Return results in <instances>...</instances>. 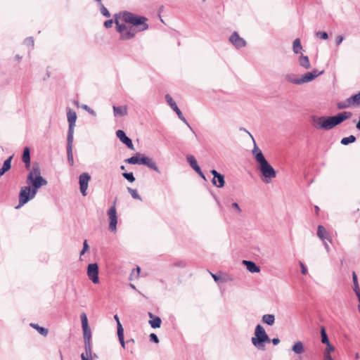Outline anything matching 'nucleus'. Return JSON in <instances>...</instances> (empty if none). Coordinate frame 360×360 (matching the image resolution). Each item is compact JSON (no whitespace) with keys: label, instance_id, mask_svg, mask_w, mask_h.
Returning a JSON list of instances; mask_svg holds the SVG:
<instances>
[{"label":"nucleus","instance_id":"f257e3e1","mask_svg":"<svg viewBox=\"0 0 360 360\" xmlns=\"http://www.w3.org/2000/svg\"><path fill=\"white\" fill-rule=\"evenodd\" d=\"M27 186H22L19 193V204L15 207L16 209L33 199L38 190L44 186L47 185L48 181L41 175V169L39 164L34 162L26 179Z\"/></svg>","mask_w":360,"mask_h":360},{"label":"nucleus","instance_id":"f03ea898","mask_svg":"<svg viewBox=\"0 0 360 360\" xmlns=\"http://www.w3.org/2000/svg\"><path fill=\"white\" fill-rule=\"evenodd\" d=\"M352 115V113L347 111H344L334 116L329 117H318L313 115L311 117V124L316 129L330 130L346 120L350 118Z\"/></svg>","mask_w":360,"mask_h":360},{"label":"nucleus","instance_id":"7ed1b4c3","mask_svg":"<svg viewBox=\"0 0 360 360\" xmlns=\"http://www.w3.org/2000/svg\"><path fill=\"white\" fill-rule=\"evenodd\" d=\"M122 16V20L125 23L131 24L130 27H134V37L136 32L145 31L148 29L149 25L147 23L148 18L145 16L138 15L129 11H123L120 13Z\"/></svg>","mask_w":360,"mask_h":360},{"label":"nucleus","instance_id":"20e7f679","mask_svg":"<svg viewBox=\"0 0 360 360\" xmlns=\"http://www.w3.org/2000/svg\"><path fill=\"white\" fill-rule=\"evenodd\" d=\"M140 155H141L137 153L135 155H133L132 157L126 159L124 162L131 165H143L150 168V169H153L159 174L160 173L158 167L157 166L155 162L152 158L145 155L139 157Z\"/></svg>","mask_w":360,"mask_h":360},{"label":"nucleus","instance_id":"39448f33","mask_svg":"<svg viewBox=\"0 0 360 360\" xmlns=\"http://www.w3.org/2000/svg\"><path fill=\"white\" fill-rule=\"evenodd\" d=\"M120 14H115V23L116 25V30L120 34V39L121 41L130 40L134 38V27L127 26L125 23H120L119 21Z\"/></svg>","mask_w":360,"mask_h":360},{"label":"nucleus","instance_id":"423d86ee","mask_svg":"<svg viewBox=\"0 0 360 360\" xmlns=\"http://www.w3.org/2000/svg\"><path fill=\"white\" fill-rule=\"evenodd\" d=\"M258 169L259 170L262 176L263 177V181L266 184L270 183L271 179L276 176V170L269 163L268 161H266L262 164L259 165L258 167Z\"/></svg>","mask_w":360,"mask_h":360},{"label":"nucleus","instance_id":"0eeeda50","mask_svg":"<svg viewBox=\"0 0 360 360\" xmlns=\"http://www.w3.org/2000/svg\"><path fill=\"white\" fill-rule=\"evenodd\" d=\"M68 121L69 124L67 139H73L74 127L77 120L76 112L70 108L67 111Z\"/></svg>","mask_w":360,"mask_h":360},{"label":"nucleus","instance_id":"6e6552de","mask_svg":"<svg viewBox=\"0 0 360 360\" xmlns=\"http://www.w3.org/2000/svg\"><path fill=\"white\" fill-rule=\"evenodd\" d=\"M98 265L97 263L89 264L87 266V275L89 278L94 283H99Z\"/></svg>","mask_w":360,"mask_h":360},{"label":"nucleus","instance_id":"1a4fd4ad","mask_svg":"<svg viewBox=\"0 0 360 360\" xmlns=\"http://www.w3.org/2000/svg\"><path fill=\"white\" fill-rule=\"evenodd\" d=\"M90 180L91 176L87 172H83L79 176V190L83 196L87 195L86 190Z\"/></svg>","mask_w":360,"mask_h":360},{"label":"nucleus","instance_id":"9d476101","mask_svg":"<svg viewBox=\"0 0 360 360\" xmlns=\"http://www.w3.org/2000/svg\"><path fill=\"white\" fill-rule=\"evenodd\" d=\"M108 216L110 219L109 230L115 231L117 229V216L115 205L108 210Z\"/></svg>","mask_w":360,"mask_h":360},{"label":"nucleus","instance_id":"9b49d317","mask_svg":"<svg viewBox=\"0 0 360 360\" xmlns=\"http://www.w3.org/2000/svg\"><path fill=\"white\" fill-rule=\"evenodd\" d=\"M210 173L214 176L212 179V184L217 188H223L225 185L224 175L215 169H212Z\"/></svg>","mask_w":360,"mask_h":360},{"label":"nucleus","instance_id":"f8f14e48","mask_svg":"<svg viewBox=\"0 0 360 360\" xmlns=\"http://www.w3.org/2000/svg\"><path fill=\"white\" fill-rule=\"evenodd\" d=\"M229 41L236 49H240L246 46V41L239 36L237 32H233L229 38Z\"/></svg>","mask_w":360,"mask_h":360},{"label":"nucleus","instance_id":"ddd939ff","mask_svg":"<svg viewBox=\"0 0 360 360\" xmlns=\"http://www.w3.org/2000/svg\"><path fill=\"white\" fill-rule=\"evenodd\" d=\"M116 135L120 141L126 145L129 149L134 150V145L132 141L130 138H129L125 132L122 129H118L116 131Z\"/></svg>","mask_w":360,"mask_h":360},{"label":"nucleus","instance_id":"4468645a","mask_svg":"<svg viewBox=\"0 0 360 360\" xmlns=\"http://www.w3.org/2000/svg\"><path fill=\"white\" fill-rule=\"evenodd\" d=\"M323 70L319 72L317 70H314L311 72H307L300 77L301 84L309 82L314 80L318 76L323 73Z\"/></svg>","mask_w":360,"mask_h":360},{"label":"nucleus","instance_id":"2eb2a0df","mask_svg":"<svg viewBox=\"0 0 360 360\" xmlns=\"http://www.w3.org/2000/svg\"><path fill=\"white\" fill-rule=\"evenodd\" d=\"M82 327L83 329V338H91V329L88 324V319L86 314L83 312L80 315Z\"/></svg>","mask_w":360,"mask_h":360},{"label":"nucleus","instance_id":"dca6fc26","mask_svg":"<svg viewBox=\"0 0 360 360\" xmlns=\"http://www.w3.org/2000/svg\"><path fill=\"white\" fill-rule=\"evenodd\" d=\"M317 236L323 241L328 240L331 243L332 239L330 233L326 231L325 227L322 225H319L317 228Z\"/></svg>","mask_w":360,"mask_h":360},{"label":"nucleus","instance_id":"f3484780","mask_svg":"<svg viewBox=\"0 0 360 360\" xmlns=\"http://www.w3.org/2000/svg\"><path fill=\"white\" fill-rule=\"evenodd\" d=\"M252 155L255 159V161L259 164V165L267 161L264 156L262 151L257 147L255 143L252 150Z\"/></svg>","mask_w":360,"mask_h":360},{"label":"nucleus","instance_id":"a211bd4d","mask_svg":"<svg viewBox=\"0 0 360 360\" xmlns=\"http://www.w3.org/2000/svg\"><path fill=\"white\" fill-rule=\"evenodd\" d=\"M72 143H73V139H67V158L68 163L70 166L74 165V159H73V154H72Z\"/></svg>","mask_w":360,"mask_h":360},{"label":"nucleus","instance_id":"6ab92c4d","mask_svg":"<svg viewBox=\"0 0 360 360\" xmlns=\"http://www.w3.org/2000/svg\"><path fill=\"white\" fill-rule=\"evenodd\" d=\"M165 100L171 108L176 113L178 116H181V111L178 108L176 102L173 100L169 94L165 95Z\"/></svg>","mask_w":360,"mask_h":360},{"label":"nucleus","instance_id":"aec40b11","mask_svg":"<svg viewBox=\"0 0 360 360\" xmlns=\"http://www.w3.org/2000/svg\"><path fill=\"white\" fill-rule=\"evenodd\" d=\"M150 317L149 323L153 328H160L161 326V319L159 316L154 315L152 312H148Z\"/></svg>","mask_w":360,"mask_h":360},{"label":"nucleus","instance_id":"412c9836","mask_svg":"<svg viewBox=\"0 0 360 360\" xmlns=\"http://www.w3.org/2000/svg\"><path fill=\"white\" fill-rule=\"evenodd\" d=\"M243 263L245 265L246 269L251 273H258L260 271L259 266L257 265L252 261L243 260Z\"/></svg>","mask_w":360,"mask_h":360},{"label":"nucleus","instance_id":"4be33fe9","mask_svg":"<svg viewBox=\"0 0 360 360\" xmlns=\"http://www.w3.org/2000/svg\"><path fill=\"white\" fill-rule=\"evenodd\" d=\"M22 160L25 165V168L29 169L30 168V149L25 147L23 150Z\"/></svg>","mask_w":360,"mask_h":360},{"label":"nucleus","instance_id":"5701e85b","mask_svg":"<svg viewBox=\"0 0 360 360\" xmlns=\"http://www.w3.org/2000/svg\"><path fill=\"white\" fill-rule=\"evenodd\" d=\"M252 342L257 349L264 350L266 343H270L271 339H252Z\"/></svg>","mask_w":360,"mask_h":360},{"label":"nucleus","instance_id":"b1692460","mask_svg":"<svg viewBox=\"0 0 360 360\" xmlns=\"http://www.w3.org/2000/svg\"><path fill=\"white\" fill-rule=\"evenodd\" d=\"M323 344L326 345V348L324 351V358L331 357L330 352L335 350V347L330 344L329 339H321Z\"/></svg>","mask_w":360,"mask_h":360},{"label":"nucleus","instance_id":"393cba45","mask_svg":"<svg viewBox=\"0 0 360 360\" xmlns=\"http://www.w3.org/2000/svg\"><path fill=\"white\" fill-rule=\"evenodd\" d=\"M115 116H125L127 115V107L126 105L113 106Z\"/></svg>","mask_w":360,"mask_h":360},{"label":"nucleus","instance_id":"a878e982","mask_svg":"<svg viewBox=\"0 0 360 360\" xmlns=\"http://www.w3.org/2000/svg\"><path fill=\"white\" fill-rule=\"evenodd\" d=\"M255 338H269L264 327L259 324L255 328Z\"/></svg>","mask_w":360,"mask_h":360},{"label":"nucleus","instance_id":"bb28decb","mask_svg":"<svg viewBox=\"0 0 360 360\" xmlns=\"http://www.w3.org/2000/svg\"><path fill=\"white\" fill-rule=\"evenodd\" d=\"M300 65L303 67L304 69H309L311 65L307 56L301 55L299 58Z\"/></svg>","mask_w":360,"mask_h":360},{"label":"nucleus","instance_id":"cd10ccee","mask_svg":"<svg viewBox=\"0 0 360 360\" xmlns=\"http://www.w3.org/2000/svg\"><path fill=\"white\" fill-rule=\"evenodd\" d=\"M30 326L33 328H35L42 336L46 337L48 335L49 330L47 328L39 326L38 324L33 323H31Z\"/></svg>","mask_w":360,"mask_h":360},{"label":"nucleus","instance_id":"c85d7f7f","mask_svg":"<svg viewBox=\"0 0 360 360\" xmlns=\"http://www.w3.org/2000/svg\"><path fill=\"white\" fill-rule=\"evenodd\" d=\"M292 351L298 354H302L304 352V345L302 342H297L292 348Z\"/></svg>","mask_w":360,"mask_h":360},{"label":"nucleus","instance_id":"c756f323","mask_svg":"<svg viewBox=\"0 0 360 360\" xmlns=\"http://www.w3.org/2000/svg\"><path fill=\"white\" fill-rule=\"evenodd\" d=\"M275 316L273 314H265L262 317V321L269 326H272L274 323Z\"/></svg>","mask_w":360,"mask_h":360},{"label":"nucleus","instance_id":"7c9ffc66","mask_svg":"<svg viewBox=\"0 0 360 360\" xmlns=\"http://www.w3.org/2000/svg\"><path fill=\"white\" fill-rule=\"evenodd\" d=\"M356 140V138L354 135H350L347 137H344L341 139L340 143L344 146H347L349 143H354Z\"/></svg>","mask_w":360,"mask_h":360},{"label":"nucleus","instance_id":"2f4dec72","mask_svg":"<svg viewBox=\"0 0 360 360\" xmlns=\"http://www.w3.org/2000/svg\"><path fill=\"white\" fill-rule=\"evenodd\" d=\"M285 79L292 84H301L300 78H297L295 75L292 74L286 75Z\"/></svg>","mask_w":360,"mask_h":360},{"label":"nucleus","instance_id":"473e14b6","mask_svg":"<svg viewBox=\"0 0 360 360\" xmlns=\"http://www.w3.org/2000/svg\"><path fill=\"white\" fill-rule=\"evenodd\" d=\"M302 49V46L301 45L300 39L299 38L295 39L294 40L293 44H292L293 51L295 53H299L301 51Z\"/></svg>","mask_w":360,"mask_h":360},{"label":"nucleus","instance_id":"72a5a7b5","mask_svg":"<svg viewBox=\"0 0 360 360\" xmlns=\"http://www.w3.org/2000/svg\"><path fill=\"white\" fill-rule=\"evenodd\" d=\"M353 105L349 98H347L344 102H339L337 103V108L339 110L345 109Z\"/></svg>","mask_w":360,"mask_h":360},{"label":"nucleus","instance_id":"f704fd0d","mask_svg":"<svg viewBox=\"0 0 360 360\" xmlns=\"http://www.w3.org/2000/svg\"><path fill=\"white\" fill-rule=\"evenodd\" d=\"M186 160L189 163L190 166L191 167V168L193 169H195V168L199 167L194 156L191 155H187Z\"/></svg>","mask_w":360,"mask_h":360},{"label":"nucleus","instance_id":"c9c22d12","mask_svg":"<svg viewBox=\"0 0 360 360\" xmlns=\"http://www.w3.org/2000/svg\"><path fill=\"white\" fill-rule=\"evenodd\" d=\"M91 339H84V347H85V353L84 354H88V356H91Z\"/></svg>","mask_w":360,"mask_h":360},{"label":"nucleus","instance_id":"e433bc0d","mask_svg":"<svg viewBox=\"0 0 360 360\" xmlns=\"http://www.w3.org/2000/svg\"><path fill=\"white\" fill-rule=\"evenodd\" d=\"M349 98L353 105H359L360 104V91L359 93L352 95Z\"/></svg>","mask_w":360,"mask_h":360},{"label":"nucleus","instance_id":"4c0bfd02","mask_svg":"<svg viewBox=\"0 0 360 360\" xmlns=\"http://www.w3.org/2000/svg\"><path fill=\"white\" fill-rule=\"evenodd\" d=\"M127 191L128 192L131 194V197L134 198V199H136V200H141L142 198L139 195V194L137 192V190L136 189H134V188H131L130 187H128L127 188Z\"/></svg>","mask_w":360,"mask_h":360},{"label":"nucleus","instance_id":"58836bf2","mask_svg":"<svg viewBox=\"0 0 360 360\" xmlns=\"http://www.w3.org/2000/svg\"><path fill=\"white\" fill-rule=\"evenodd\" d=\"M122 176L130 183H132L136 180L133 172H124L122 173Z\"/></svg>","mask_w":360,"mask_h":360},{"label":"nucleus","instance_id":"ea45409f","mask_svg":"<svg viewBox=\"0 0 360 360\" xmlns=\"http://www.w3.org/2000/svg\"><path fill=\"white\" fill-rule=\"evenodd\" d=\"M13 158V155L8 158L3 164L2 167L4 168L7 172L11 169V160Z\"/></svg>","mask_w":360,"mask_h":360},{"label":"nucleus","instance_id":"a19ab883","mask_svg":"<svg viewBox=\"0 0 360 360\" xmlns=\"http://www.w3.org/2000/svg\"><path fill=\"white\" fill-rule=\"evenodd\" d=\"M100 10L103 15H104L106 18L110 17V13L109 11L103 6L102 3L100 4Z\"/></svg>","mask_w":360,"mask_h":360},{"label":"nucleus","instance_id":"79ce46f5","mask_svg":"<svg viewBox=\"0 0 360 360\" xmlns=\"http://www.w3.org/2000/svg\"><path fill=\"white\" fill-rule=\"evenodd\" d=\"M209 272L211 274L212 277L213 278V279L214 280L215 282H219V283H225V282H226V279H225L224 278H221V276H218L217 274H212L210 271H209Z\"/></svg>","mask_w":360,"mask_h":360},{"label":"nucleus","instance_id":"37998d69","mask_svg":"<svg viewBox=\"0 0 360 360\" xmlns=\"http://www.w3.org/2000/svg\"><path fill=\"white\" fill-rule=\"evenodd\" d=\"M117 338H124V329L122 328V324L120 321H118L117 324Z\"/></svg>","mask_w":360,"mask_h":360},{"label":"nucleus","instance_id":"c03bdc74","mask_svg":"<svg viewBox=\"0 0 360 360\" xmlns=\"http://www.w3.org/2000/svg\"><path fill=\"white\" fill-rule=\"evenodd\" d=\"M316 36L324 40L328 39V34L326 32L319 31L316 32Z\"/></svg>","mask_w":360,"mask_h":360},{"label":"nucleus","instance_id":"a18cd8bd","mask_svg":"<svg viewBox=\"0 0 360 360\" xmlns=\"http://www.w3.org/2000/svg\"><path fill=\"white\" fill-rule=\"evenodd\" d=\"M124 340L125 339H119L120 342L123 348H125L126 343L128 345L130 344L131 345L134 343V339H127V340L126 342L124 341Z\"/></svg>","mask_w":360,"mask_h":360},{"label":"nucleus","instance_id":"49530a36","mask_svg":"<svg viewBox=\"0 0 360 360\" xmlns=\"http://www.w3.org/2000/svg\"><path fill=\"white\" fill-rule=\"evenodd\" d=\"M82 108L86 110L89 114L95 116L96 115V112L94 110H92L91 108H89L87 105H82Z\"/></svg>","mask_w":360,"mask_h":360},{"label":"nucleus","instance_id":"de8ad7c7","mask_svg":"<svg viewBox=\"0 0 360 360\" xmlns=\"http://www.w3.org/2000/svg\"><path fill=\"white\" fill-rule=\"evenodd\" d=\"M89 247L87 243V240H85L83 243V249L82 250V251L80 252V255H83L89 250Z\"/></svg>","mask_w":360,"mask_h":360},{"label":"nucleus","instance_id":"09e8293b","mask_svg":"<svg viewBox=\"0 0 360 360\" xmlns=\"http://www.w3.org/2000/svg\"><path fill=\"white\" fill-rule=\"evenodd\" d=\"M113 22H115V19H110L104 22V27L105 28H110L112 26Z\"/></svg>","mask_w":360,"mask_h":360},{"label":"nucleus","instance_id":"8fccbe9b","mask_svg":"<svg viewBox=\"0 0 360 360\" xmlns=\"http://www.w3.org/2000/svg\"><path fill=\"white\" fill-rule=\"evenodd\" d=\"M194 170H195V172L198 174H199V175H200V176L201 178H202L204 180H205V181H206V178H205V176L204 174L202 173V170H201V169H200V167H197V168H195Z\"/></svg>","mask_w":360,"mask_h":360},{"label":"nucleus","instance_id":"3c124183","mask_svg":"<svg viewBox=\"0 0 360 360\" xmlns=\"http://www.w3.org/2000/svg\"><path fill=\"white\" fill-rule=\"evenodd\" d=\"M174 265L176 267L184 268L186 266V263L184 261H179L175 262Z\"/></svg>","mask_w":360,"mask_h":360},{"label":"nucleus","instance_id":"603ef678","mask_svg":"<svg viewBox=\"0 0 360 360\" xmlns=\"http://www.w3.org/2000/svg\"><path fill=\"white\" fill-rule=\"evenodd\" d=\"M25 43L29 46H34V39L32 37H27L25 40Z\"/></svg>","mask_w":360,"mask_h":360},{"label":"nucleus","instance_id":"864d4df0","mask_svg":"<svg viewBox=\"0 0 360 360\" xmlns=\"http://www.w3.org/2000/svg\"><path fill=\"white\" fill-rule=\"evenodd\" d=\"M178 117L181 120L183 121L190 129L191 131H193V128L190 126V124H188V122H187L186 119L185 118V117L183 115V114L181 113V116H178Z\"/></svg>","mask_w":360,"mask_h":360},{"label":"nucleus","instance_id":"5fc2aeb1","mask_svg":"<svg viewBox=\"0 0 360 360\" xmlns=\"http://www.w3.org/2000/svg\"><path fill=\"white\" fill-rule=\"evenodd\" d=\"M353 290L354 291L356 295H357L359 293H360V288L359 285V283L353 284Z\"/></svg>","mask_w":360,"mask_h":360},{"label":"nucleus","instance_id":"6e6d98bb","mask_svg":"<svg viewBox=\"0 0 360 360\" xmlns=\"http://www.w3.org/2000/svg\"><path fill=\"white\" fill-rule=\"evenodd\" d=\"M231 207H232L233 209H235V210L238 212V214H240V213L242 212V210H241V209H240V207L239 205H238L237 202H233V203L231 204Z\"/></svg>","mask_w":360,"mask_h":360},{"label":"nucleus","instance_id":"4d7b16f0","mask_svg":"<svg viewBox=\"0 0 360 360\" xmlns=\"http://www.w3.org/2000/svg\"><path fill=\"white\" fill-rule=\"evenodd\" d=\"M300 267H301V273H302V274L306 275L307 274V267L304 266V264L302 262H300Z\"/></svg>","mask_w":360,"mask_h":360},{"label":"nucleus","instance_id":"13d9d810","mask_svg":"<svg viewBox=\"0 0 360 360\" xmlns=\"http://www.w3.org/2000/svg\"><path fill=\"white\" fill-rule=\"evenodd\" d=\"M321 338H328L326 328L323 326L321 327Z\"/></svg>","mask_w":360,"mask_h":360},{"label":"nucleus","instance_id":"bf43d9fd","mask_svg":"<svg viewBox=\"0 0 360 360\" xmlns=\"http://www.w3.org/2000/svg\"><path fill=\"white\" fill-rule=\"evenodd\" d=\"M344 39V37L341 35H338L337 37H336V46H339L342 41H343Z\"/></svg>","mask_w":360,"mask_h":360},{"label":"nucleus","instance_id":"052dcab7","mask_svg":"<svg viewBox=\"0 0 360 360\" xmlns=\"http://www.w3.org/2000/svg\"><path fill=\"white\" fill-rule=\"evenodd\" d=\"M140 271H141V269H140V267H139V266H136V269H134L132 270V272H131V276H133V275H134V274L136 272V277H139V275Z\"/></svg>","mask_w":360,"mask_h":360},{"label":"nucleus","instance_id":"680f3d73","mask_svg":"<svg viewBox=\"0 0 360 360\" xmlns=\"http://www.w3.org/2000/svg\"><path fill=\"white\" fill-rule=\"evenodd\" d=\"M352 281H353V284L358 283V278H357V275L355 273V271L352 272Z\"/></svg>","mask_w":360,"mask_h":360},{"label":"nucleus","instance_id":"e2e57ef3","mask_svg":"<svg viewBox=\"0 0 360 360\" xmlns=\"http://www.w3.org/2000/svg\"><path fill=\"white\" fill-rule=\"evenodd\" d=\"M81 358L82 360H92L91 356H88V354H84V353H82Z\"/></svg>","mask_w":360,"mask_h":360},{"label":"nucleus","instance_id":"0e129e2a","mask_svg":"<svg viewBox=\"0 0 360 360\" xmlns=\"http://www.w3.org/2000/svg\"><path fill=\"white\" fill-rule=\"evenodd\" d=\"M271 341L274 345H277L280 342V339H271Z\"/></svg>","mask_w":360,"mask_h":360},{"label":"nucleus","instance_id":"69168bd1","mask_svg":"<svg viewBox=\"0 0 360 360\" xmlns=\"http://www.w3.org/2000/svg\"><path fill=\"white\" fill-rule=\"evenodd\" d=\"M6 172H7V171H6L4 168L1 167V168L0 169V178H1V176H3V175Z\"/></svg>","mask_w":360,"mask_h":360},{"label":"nucleus","instance_id":"338daca9","mask_svg":"<svg viewBox=\"0 0 360 360\" xmlns=\"http://www.w3.org/2000/svg\"><path fill=\"white\" fill-rule=\"evenodd\" d=\"M15 60H17L18 62H20L22 59V56H20V55L17 54L15 55Z\"/></svg>","mask_w":360,"mask_h":360},{"label":"nucleus","instance_id":"774afa93","mask_svg":"<svg viewBox=\"0 0 360 360\" xmlns=\"http://www.w3.org/2000/svg\"><path fill=\"white\" fill-rule=\"evenodd\" d=\"M356 128L360 131V118H359V122L356 123Z\"/></svg>","mask_w":360,"mask_h":360}]
</instances>
